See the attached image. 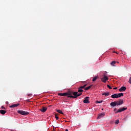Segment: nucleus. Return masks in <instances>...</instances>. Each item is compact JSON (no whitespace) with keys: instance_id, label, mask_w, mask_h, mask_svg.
Instances as JSON below:
<instances>
[{"instance_id":"f257e3e1","label":"nucleus","mask_w":131,"mask_h":131,"mask_svg":"<svg viewBox=\"0 0 131 131\" xmlns=\"http://www.w3.org/2000/svg\"><path fill=\"white\" fill-rule=\"evenodd\" d=\"M82 95V93H79L78 94V92H71L70 91L69 92H66L64 93H58V96H61L62 97H68V98H73L74 99H77V97H80V96H81Z\"/></svg>"},{"instance_id":"f03ea898","label":"nucleus","mask_w":131,"mask_h":131,"mask_svg":"<svg viewBox=\"0 0 131 131\" xmlns=\"http://www.w3.org/2000/svg\"><path fill=\"white\" fill-rule=\"evenodd\" d=\"M17 113L21 114V115H28L29 114V112L20 110H17Z\"/></svg>"},{"instance_id":"7ed1b4c3","label":"nucleus","mask_w":131,"mask_h":131,"mask_svg":"<svg viewBox=\"0 0 131 131\" xmlns=\"http://www.w3.org/2000/svg\"><path fill=\"white\" fill-rule=\"evenodd\" d=\"M127 109V107H123V108H120L118 109V110L115 113L116 114L117 113H121V112H123V111H125Z\"/></svg>"},{"instance_id":"20e7f679","label":"nucleus","mask_w":131,"mask_h":131,"mask_svg":"<svg viewBox=\"0 0 131 131\" xmlns=\"http://www.w3.org/2000/svg\"><path fill=\"white\" fill-rule=\"evenodd\" d=\"M109 79L108 78V77L106 76V75H103V77L101 78V81L102 82H104V83H106L107 80H108Z\"/></svg>"},{"instance_id":"39448f33","label":"nucleus","mask_w":131,"mask_h":131,"mask_svg":"<svg viewBox=\"0 0 131 131\" xmlns=\"http://www.w3.org/2000/svg\"><path fill=\"white\" fill-rule=\"evenodd\" d=\"M117 103V106H120V105H122L123 104V100L121 99H119L118 101H116Z\"/></svg>"},{"instance_id":"423d86ee","label":"nucleus","mask_w":131,"mask_h":131,"mask_svg":"<svg viewBox=\"0 0 131 131\" xmlns=\"http://www.w3.org/2000/svg\"><path fill=\"white\" fill-rule=\"evenodd\" d=\"M89 99H90V97H85L83 100V103H84L85 104H89L90 101H89Z\"/></svg>"},{"instance_id":"0eeeda50","label":"nucleus","mask_w":131,"mask_h":131,"mask_svg":"<svg viewBox=\"0 0 131 131\" xmlns=\"http://www.w3.org/2000/svg\"><path fill=\"white\" fill-rule=\"evenodd\" d=\"M126 90V87L125 86H122L121 87L120 89H119V92H125Z\"/></svg>"},{"instance_id":"6e6552de","label":"nucleus","mask_w":131,"mask_h":131,"mask_svg":"<svg viewBox=\"0 0 131 131\" xmlns=\"http://www.w3.org/2000/svg\"><path fill=\"white\" fill-rule=\"evenodd\" d=\"M19 105H20V104L17 103V104H14L10 105L9 107L10 108H15V107H18V106H19Z\"/></svg>"},{"instance_id":"1a4fd4ad","label":"nucleus","mask_w":131,"mask_h":131,"mask_svg":"<svg viewBox=\"0 0 131 131\" xmlns=\"http://www.w3.org/2000/svg\"><path fill=\"white\" fill-rule=\"evenodd\" d=\"M110 105L111 107H115V106H117V103H116V101L112 102L110 103Z\"/></svg>"},{"instance_id":"9d476101","label":"nucleus","mask_w":131,"mask_h":131,"mask_svg":"<svg viewBox=\"0 0 131 131\" xmlns=\"http://www.w3.org/2000/svg\"><path fill=\"white\" fill-rule=\"evenodd\" d=\"M47 109L48 108H47V107H43L42 108L40 109V111L43 113H45V112L47 111Z\"/></svg>"},{"instance_id":"9b49d317","label":"nucleus","mask_w":131,"mask_h":131,"mask_svg":"<svg viewBox=\"0 0 131 131\" xmlns=\"http://www.w3.org/2000/svg\"><path fill=\"white\" fill-rule=\"evenodd\" d=\"M111 97L113 99H118V95L117 94H113L111 96Z\"/></svg>"},{"instance_id":"f8f14e48","label":"nucleus","mask_w":131,"mask_h":131,"mask_svg":"<svg viewBox=\"0 0 131 131\" xmlns=\"http://www.w3.org/2000/svg\"><path fill=\"white\" fill-rule=\"evenodd\" d=\"M104 116H105V113H101L98 117V119H100V118H102V117H104Z\"/></svg>"},{"instance_id":"ddd939ff","label":"nucleus","mask_w":131,"mask_h":131,"mask_svg":"<svg viewBox=\"0 0 131 131\" xmlns=\"http://www.w3.org/2000/svg\"><path fill=\"white\" fill-rule=\"evenodd\" d=\"M110 95V93H109L108 92L102 94V96L104 95L105 97H107V96H109Z\"/></svg>"},{"instance_id":"4468645a","label":"nucleus","mask_w":131,"mask_h":131,"mask_svg":"<svg viewBox=\"0 0 131 131\" xmlns=\"http://www.w3.org/2000/svg\"><path fill=\"white\" fill-rule=\"evenodd\" d=\"M0 113L4 115L6 114V113H7V112L5 110H0Z\"/></svg>"},{"instance_id":"2eb2a0df","label":"nucleus","mask_w":131,"mask_h":131,"mask_svg":"<svg viewBox=\"0 0 131 131\" xmlns=\"http://www.w3.org/2000/svg\"><path fill=\"white\" fill-rule=\"evenodd\" d=\"M118 95V98H120V97H123V93H118L117 94Z\"/></svg>"},{"instance_id":"dca6fc26","label":"nucleus","mask_w":131,"mask_h":131,"mask_svg":"<svg viewBox=\"0 0 131 131\" xmlns=\"http://www.w3.org/2000/svg\"><path fill=\"white\" fill-rule=\"evenodd\" d=\"M91 88H92V85H90L88 87H86L84 90L85 91H88V90H90V89H91Z\"/></svg>"},{"instance_id":"f3484780","label":"nucleus","mask_w":131,"mask_h":131,"mask_svg":"<svg viewBox=\"0 0 131 131\" xmlns=\"http://www.w3.org/2000/svg\"><path fill=\"white\" fill-rule=\"evenodd\" d=\"M78 93H82V92H83V90H82V89H80V87L78 88Z\"/></svg>"},{"instance_id":"a211bd4d","label":"nucleus","mask_w":131,"mask_h":131,"mask_svg":"<svg viewBox=\"0 0 131 131\" xmlns=\"http://www.w3.org/2000/svg\"><path fill=\"white\" fill-rule=\"evenodd\" d=\"M56 111L57 112H58V113H59L60 114H63V112H62V111L60 110H57Z\"/></svg>"},{"instance_id":"6ab92c4d","label":"nucleus","mask_w":131,"mask_h":131,"mask_svg":"<svg viewBox=\"0 0 131 131\" xmlns=\"http://www.w3.org/2000/svg\"><path fill=\"white\" fill-rule=\"evenodd\" d=\"M116 63V61H113L112 62H111V65H112L113 66H114V64Z\"/></svg>"},{"instance_id":"aec40b11","label":"nucleus","mask_w":131,"mask_h":131,"mask_svg":"<svg viewBox=\"0 0 131 131\" xmlns=\"http://www.w3.org/2000/svg\"><path fill=\"white\" fill-rule=\"evenodd\" d=\"M96 79H98V76L94 77L92 79V81H96Z\"/></svg>"},{"instance_id":"412c9836","label":"nucleus","mask_w":131,"mask_h":131,"mask_svg":"<svg viewBox=\"0 0 131 131\" xmlns=\"http://www.w3.org/2000/svg\"><path fill=\"white\" fill-rule=\"evenodd\" d=\"M86 84H84L83 86H81L80 87V89H85V86H86Z\"/></svg>"},{"instance_id":"4be33fe9","label":"nucleus","mask_w":131,"mask_h":131,"mask_svg":"<svg viewBox=\"0 0 131 131\" xmlns=\"http://www.w3.org/2000/svg\"><path fill=\"white\" fill-rule=\"evenodd\" d=\"M115 123V124H118V123H119V120H116Z\"/></svg>"},{"instance_id":"5701e85b","label":"nucleus","mask_w":131,"mask_h":131,"mask_svg":"<svg viewBox=\"0 0 131 131\" xmlns=\"http://www.w3.org/2000/svg\"><path fill=\"white\" fill-rule=\"evenodd\" d=\"M107 87L110 89V90H112V88L111 87V85H107Z\"/></svg>"},{"instance_id":"b1692460","label":"nucleus","mask_w":131,"mask_h":131,"mask_svg":"<svg viewBox=\"0 0 131 131\" xmlns=\"http://www.w3.org/2000/svg\"><path fill=\"white\" fill-rule=\"evenodd\" d=\"M103 102V100L102 101H97L96 103H98V104H100Z\"/></svg>"},{"instance_id":"393cba45","label":"nucleus","mask_w":131,"mask_h":131,"mask_svg":"<svg viewBox=\"0 0 131 131\" xmlns=\"http://www.w3.org/2000/svg\"><path fill=\"white\" fill-rule=\"evenodd\" d=\"M55 118L57 119V120H58V119H59V117H58L57 115H55Z\"/></svg>"},{"instance_id":"a878e982","label":"nucleus","mask_w":131,"mask_h":131,"mask_svg":"<svg viewBox=\"0 0 131 131\" xmlns=\"http://www.w3.org/2000/svg\"><path fill=\"white\" fill-rule=\"evenodd\" d=\"M128 82H129V83H130V84H131V77L129 79Z\"/></svg>"},{"instance_id":"bb28decb","label":"nucleus","mask_w":131,"mask_h":131,"mask_svg":"<svg viewBox=\"0 0 131 131\" xmlns=\"http://www.w3.org/2000/svg\"><path fill=\"white\" fill-rule=\"evenodd\" d=\"M28 97H29V96H32V94H28Z\"/></svg>"},{"instance_id":"cd10ccee","label":"nucleus","mask_w":131,"mask_h":131,"mask_svg":"<svg viewBox=\"0 0 131 131\" xmlns=\"http://www.w3.org/2000/svg\"><path fill=\"white\" fill-rule=\"evenodd\" d=\"M2 109H5V110H6V107H4V106H2Z\"/></svg>"},{"instance_id":"c85d7f7f","label":"nucleus","mask_w":131,"mask_h":131,"mask_svg":"<svg viewBox=\"0 0 131 131\" xmlns=\"http://www.w3.org/2000/svg\"><path fill=\"white\" fill-rule=\"evenodd\" d=\"M113 90H117V87L113 88Z\"/></svg>"},{"instance_id":"c756f323","label":"nucleus","mask_w":131,"mask_h":131,"mask_svg":"<svg viewBox=\"0 0 131 131\" xmlns=\"http://www.w3.org/2000/svg\"><path fill=\"white\" fill-rule=\"evenodd\" d=\"M30 100H29V99L26 100L27 102H30Z\"/></svg>"},{"instance_id":"7c9ffc66","label":"nucleus","mask_w":131,"mask_h":131,"mask_svg":"<svg viewBox=\"0 0 131 131\" xmlns=\"http://www.w3.org/2000/svg\"><path fill=\"white\" fill-rule=\"evenodd\" d=\"M8 103H9L8 101H7L6 102V104H8Z\"/></svg>"},{"instance_id":"2f4dec72","label":"nucleus","mask_w":131,"mask_h":131,"mask_svg":"<svg viewBox=\"0 0 131 131\" xmlns=\"http://www.w3.org/2000/svg\"><path fill=\"white\" fill-rule=\"evenodd\" d=\"M114 111H116V108H115V109H114Z\"/></svg>"},{"instance_id":"473e14b6","label":"nucleus","mask_w":131,"mask_h":131,"mask_svg":"<svg viewBox=\"0 0 131 131\" xmlns=\"http://www.w3.org/2000/svg\"><path fill=\"white\" fill-rule=\"evenodd\" d=\"M114 53H116V52H114Z\"/></svg>"}]
</instances>
